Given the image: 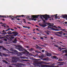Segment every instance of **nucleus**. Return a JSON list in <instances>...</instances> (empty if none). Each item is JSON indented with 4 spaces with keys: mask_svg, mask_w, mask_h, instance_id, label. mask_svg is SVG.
Wrapping results in <instances>:
<instances>
[{
    "mask_svg": "<svg viewBox=\"0 0 67 67\" xmlns=\"http://www.w3.org/2000/svg\"><path fill=\"white\" fill-rule=\"evenodd\" d=\"M32 38L33 39V40H36V38L34 37H33Z\"/></svg>",
    "mask_w": 67,
    "mask_h": 67,
    "instance_id": "nucleus-54",
    "label": "nucleus"
},
{
    "mask_svg": "<svg viewBox=\"0 0 67 67\" xmlns=\"http://www.w3.org/2000/svg\"><path fill=\"white\" fill-rule=\"evenodd\" d=\"M10 37H9V38L10 39V40L12 41V40H13V38H15L14 37H11V36H10Z\"/></svg>",
    "mask_w": 67,
    "mask_h": 67,
    "instance_id": "nucleus-18",
    "label": "nucleus"
},
{
    "mask_svg": "<svg viewBox=\"0 0 67 67\" xmlns=\"http://www.w3.org/2000/svg\"><path fill=\"white\" fill-rule=\"evenodd\" d=\"M63 18L64 19H66V20H67V15H62Z\"/></svg>",
    "mask_w": 67,
    "mask_h": 67,
    "instance_id": "nucleus-12",
    "label": "nucleus"
},
{
    "mask_svg": "<svg viewBox=\"0 0 67 67\" xmlns=\"http://www.w3.org/2000/svg\"><path fill=\"white\" fill-rule=\"evenodd\" d=\"M16 42H17V40H16V38H15V40H14L13 42L14 43H16Z\"/></svg>",
    "mask_w": 67,
    "mask_h": 67,
    "instance_id": "nucleus-19",
    "label": "nucleus"
},
{
    "mask_svg": "<svg viewBox=\"0 0 67 67\" xmlns=\"http://www.w3.org/2000/svg\"><path fill=\"white\" fill-rule=\"evenodd\" d=\"M0 17H5V18L6 17V16H2L1 15H0Z\"/></svg>",
    "mask_w": 67,
    "mask_h": 67,
    "instance_id": "nucleus-35",
    "label": "nucleus"
},
{
    "mask_svg": "<svg viewBox=\"0 0 67 67\" xmlns=\"http://www.w3.org/2000/svg\"><path fill=\"white\" fill-rule=\"evenodd\" d=\"M62 52H63V53H66V54H65V56H67V50L66 49L65 50H63L62 51Z\"/></svg>",
    "mask_w": 67,
    "mask_h": 67,
    "instance_id": "nucleus-10",
    "label": "nucleus"
},
{
    "mask_svg": "<svg viewBox=\"0 0 67 67\" xmlns=\"http://www.w3.org/2000/svg\"><path fill=\"white\" fill-rule=\"evenodd\" d=\"M27 23H28V24H31V25H33L32 24H31V23L29 22H27Z\"/></svg>",
    "mask_w": 67,
    "mask_h": 67,
    "instance_id": "nucleus-38",
    "label": "nucleus"
},
{
    "mask_svg": "<svg viewBox=\"0 0 67 67\" xmlns=\"http://www.w3.org/2000/svg\"><path fill=\"white\" fill-rule=\"evenodd\" d=\"M54 25V24H51V25H49L48 26V29H52V30H53V31H60V30H59L58 29H56L52 27H51H51H54V26H53V25Z\"/></svg>",
    "mask_w": 67,
    "mask_h": 67,
    "instance_id": "nucleus-4",
    "label": "nucleus"
},
{
    "mask_svg": "<svg viewBox=\"0 0 67 67\" xmlns=\"http://www.w3.org/2000/svg\"><path fill=\"white\" fill-rule=\"evenodd\" d=\"M51 40H53L54 39V38H53V37H51Z\"/></svg>",
    "mask_w": 67,
    "mask_h": 67,
    "instance_id": "nucleus-58",
    "label": "nucleus"
},
{
    "mask_svg": "<svg viewBox=\"0 0 67 67\" xmlns=\"http://www.w3.org/2000/svg\"><path fill=\"white\" fill-rule=\"evenodd\" d=\"M23 21L24 22H25V23H26V20H25V19H23Z\"/></svg>",
    "mask_w": 67,
    "mask_h": 67,
    "instance_id": "nucleus-30",
    "label": "nucleus"
},
{
    "mask_svg": "<svg viewBox=\"0 0 67 67\" xmlns=\"http://www.w3.org/2000/svg\"><path fill=\"white\" fill-rule=\"evenodd\" d=\"M42 16L43 18L44 19H45L46 20H47L48 18H51L49 17V15H40V17L41 19H42V21H43V22L44 23H45V20L43 19V18H42Z\"/></svg>",
    "mask_w": 67,
    "mask_h": 67,
    "instance_id": "nucleus-2",
    "label": "nucleus"
},
{
    "mask_svg": "<svg viewBox=\"0 0 67 67\" xmlns=\"http://www.w3.org/2000/svg\"><path fill=\"white\" fill-rule=\"evenodd\" d=\"M20 55H22V53H20Z\"/></svg>",
    "mask_w": 67,
    "mask_h": 67,
    "instance_id": "nucleus-63",
    "label": "nucleus"
},
{
    "mask_svg": "<svg viewBox=\"0 0 67 67\" xmlns=\"http://www.w3.org/2000/svg\"><path fill=\"white\" fill-rule=\"evenodd\" d=\"M8 55V54H3V56H7Z\"/></svg>",
    "mask_w": 67,
    "mask_h": 67,
    "instance_id": "nucleus-29",
    "label": "nucleus"
},
{
    "mask_svg": "<svg viewBox=\"0 0 67 67\" xmlns=\"http://www.w3.org/2000/svg\"><path fill=\"white\" fill-rule=\"evenodd\" d=\"M46 33L47 35H49V34L48 32H47Z\"/></svg>",
    "mask_w": 67,
    "mask_h": 67,
    "instance_id": "nucleus-48",
    "label": "nucleus"
},
{
    "mask_svg": "<svg viewBox=\"0 0 67 67\" xmlns=\"http://www.w3.org/2000/svg\"><path fill=\"white\" fill-rule=\"evenodd\" d=\"M40 46H43V47H45V46H44V45H42L41 44H40Z\"/></svg>",
    "mask_w": 67,
    "mask_h": 67,
    "instance_id": "nucleus-45",
    "label": "nucleus"
},
{
    "mask_svg": "<svg viewBox=\"0 0 67 67\" xmlns=\"http://www.w3.org/2000/svg\"><path fill=\"white\" fill-rule=\"evenodd\" d=\"M55 34V35H57V36H62V35L57 34Z\"/></svg>",
    "mask_w": 67,
    "mask_h": 67,
    "instance_id": "nucleus-32",
    "label": "nucleus"
},
{
    "mask_svg": "<svg viewBox=\"0 0 67 67\" xmlns=\"http://www.w3.org/2000/svg\"><path fill=\"white\" fill-rule=\"evenodd\" d=\"M0 48H3V49L4 51H7V49L5 48H4L3 47L0 46Z\"/></svg>",
    "mask_w": 67,
    "mask_h": 67,
    "instance_id": "nucleus-16",
    "label": "nucleus"
},
{
    "mask_svg": "<svg viewBox=\"0 0 67 67\" xmlns=\"http://www.w3.org/2000/svg\"><path fill=\"white\" fill-rule=\"evenodd\" d=\"M7 17H8V18H13V16H12L10 15L9 16H7Z\"/></svg>",
    "mask_w": 67,
    "mask_h": 67,
    "instance_id": "nucleus-26",
    "label": "nucleus"
},
{
    "mask_svg": "<svg viewBox=\"0 0 67 67\" xmlns=\"http://www.w3.org/2000/svg\"><path fill=\"white\" fill-rule=\"evenodd\" d=\"M18 34H14L13 35H11V36H13L14 37H15V36H18Z\"/></svg>",
    "mask_w": 67,
    "mask_h": 67,
    "instance_id": "nucleus-20",
    "label": "nucleus"
},
{
    "mask_svg": "<svg viewBox=\"0 0 67 67\" xmlns=\"http://www.w3.org/2000/svg\"><path fill=\"white\" fill-rule=\"evenodd\" d=\"M7 34H8L9 35H10V34H12V32H11V31H8L7 33Z\"/></svg>",
    "mask_w": 67,
    "mask_h": 67,
    "instance_id": "nucleus-22",
    "label": "nucleus"
},
{
    "mask_svg": "<svg viewBox=\"0 0 67 67\" xmlns=\"http://www.w3.org/2000/svg\"><path fill=\"white\" fill-rule=\"evenodd\" d=\"M59 51H62V49H61V48H59Z\"/></svg>",
    "mask_w": 67,
    "mask_h": 67,
    "instance_id": "nucleus-49",
    "label": "nucleus"
},
{
    "mask_svg": "<svg viewBox=\"0 0 67 67\" xmlns=\"http://www.w3.org/2000/svg\"><path fill=\"white\" fill-rule=\"evenodd\" d=\"M36 19V18H31V19L32 21H33V20H34V21H36V19Z\"/></svg>",
    "mask_w": 67,
    "mask_h": 67,
    "instance_id": "nucleus-25",
    "label": "nucleus"
},
{
    "mask_svg": "<svg viewBox=\"0 0 67 67\" xmlns=\"http://www.w3.org/2000/svg\"><path fill=\"white\" fill-rule=\"evenodd\" d=\"M23 27L24 28H27V27H25V26H23Z\"/></svg>",
    "mask_w": 67,
    "mask_h": 67,
    "instance_id": "nucleus-59",
    "label": "nucleus"
},
{
    "mask_svg": "<svg viewBox=\"0 0 67 67\" xmlns=\"http://www.w3.org/2000/svg\"><path fill=\"white\" fill-rule=\"evenodd\" d=\"M40 39H41V40H43V39H44V38L42 37H41L40 38Z\"/></svg>",
    "mask_w": 67,
    "mask_h": 67,
    "instance_id": "nucleus-57",
    "label": "nucleus"
},
{
    "mask_svg": "<svg viewBox=\"0 0 67 67\" xmlns=\"http://www.w3.org/2000/svg\"><path fill=\"white\" fill-rule=\"evenodd\" d=\"M20 58L21 59H25V57H20Z\"/></svg>",
    "mask_w": 67,
    "mask_h": 67,
    "instance_id": "nucleus-28",
    "label": "nucleus"
},
{
    "mask_svg": "<svg viewBox=\"0 0 67 67\" xmlns=\"http://www.w3.org/2000/svg\"><path fill=\"white\" fill-rule=\"evenodd\" d=\"M39 57H40V58H42V57H44V55L43 54H41V56H39Z\"/></svg>",
    "mask_w": 67,
    "mask_h": 67,
    "instance_id": "nucleus-27",
    "label": "nucleus"
},
{
    "mask_svg": "<svg viewBox=\"0 0 67 67\" xmlns=\"http://www.w3.org/2000/svg\"><path fill=\"white\" fill-rule=\"evenodd\" d=\"M56 33H58V34H60V35H62V34H63V32H62V31H61L57 32Z\"/></svg>",
    "mask_w": 67,
    "mask_h": 67,
    "instance_id": "nucleus-15",
    "label": "nucleus"
},
{
    "mask_svg": "<svg viewBox=\"0 0 67 67\" xmlns=\"http://www.w3.org/2000/svg\"><path fill=\"white\" fill-rule=\"evenodd\" d=\"M12 34H19V33H18L16 32H15V31H14V32H12Z\"/></svg>",
    "mask_w": 67,
    "mask_h": 67,
    "instance_id": "nucleus-17",
    "label": "nucleus"
},
{
    "mask_svg": "<svg viewBox=\"0 0 67 67\" xmlns=\"http://www.w3.org/2000/svg\"><path fill=\"white\" fill-rule=\"evenodd\" d=\"M3 62H4V63H5L6 64H8V62L6 61L5 60H3Z\"/></svg>",
    "mask_w": 67,
    "mask_h": 67,
    "instance_id": "nucleus-23",
    "label": "nucleus"
},
{
    "mask_svg": "<svg viewBox=\"0 0 67 67\" xmlns=\"http://www.w3.org/2000/svg\"><path fill=\"white\" fill-rule=\"evenodd\" d=\"M58 66H61V65H63V64H60L58 65H57Z\"/></svg>",
    "mask_w": 67,
    "mask_h": 67,
    "instance_id": "nucleus-39",
    "label": "nucleus"
},
{
    "mask_svg": "<svg viewBox=\"0 0 67 67\" xmlns=\"http://www.w3.org/2000/svg\"><path fill=\"white\" fill-rule=\"evenodd\" d=\"M42 52H44V50H42Z\"/></svg>",
    "mask_w": 67,
    "mask_h": 67,
    "instance_id": "nucleus-60",
    "label": "nucleus"
},
{
    "mask_svg": "<svg viewBox=\"0 0 67 67\" xmlns=\"http://www.w3.org/2000/svg\"><path fill=\"white\" fill-rule=\"evenodd\" d=\"M25 17V16H26V15H20V16H18L17 15L15 17V16H13V18H15V19H17V17H18V18H20V17Z\"/></svg>",
    "mask_w": 67,
    "mask_h": 67,
    "instance_id": "nucleus-7",
    "label": "nucleus"
},
{
    "mask_svg": "<svg viewBox=\"0 0 67 67\" xmlns=\"http://www.w3.org/2000/svg\"><path fill=\"white\" fill-rule=\"evenodd\" d=\"M47 56L51 57V56H52V54H51V53H48V52H47Z\"/></svg>",
    "mask_w": 67,
    "mask_h": 67,
    "instance_id": "nucleus-13",
    "label": "nucleus"
},
{
    "mask_svg": "<svg viewBox=\"0 0 67 67\" xmlns=\"http://www.w3.org/2000/svg\"><path fill=\"white\" fill-rule=\"evenodd\" d=\"M3 43V41L1 40H0V43Z\"/></svg>",
    "mask_w": 67,
    "mask_h": 67,
    "instance_id": "nucleus-46",
    "label": "nucleus"
},
{
    "mask_svg": "<svg viewBox=\"0 0 67 67\" xmlns=\"http://www.w3.org/2000/svg\"><path fill=\"white\" fill-rule=\"evenodd\" d=\"M62 49H67V48H62Z\"/></svg>",
    "mask_w": 67,
    "mask_h": 67,
    "instance_id": "nucleus-55",
    "label": "nucleus"
},
{
    "mask_svg": "<svg viewBox=\"0 0 67 67\" xmlns=\"http://www.w3.org/2000/svg\"><path fill=\"white\" fill-rule=\"evenodd\" d=\"M64 23H65V24H67V21H66Z\"/></svg>",
    "mask_w": 67,
    "mask_h": 67,
    "instance_id": "nucleus-64",
    "label": "nucleus"
},
{
    "mask_svg": "<svg viewBox=\"0 0 67 67\" xmlns=\"http://www.w3.org/2000/svg\"><path fill=\"white\" fill-rule=\"evenodd\" d=\"M14 52H15V53H18V52L17 51L15 50H14Z\"/></svg>",
    "mask_w": 67,
    "mask_h": 67,
    "instance_id": "nucleus-33",
    "label": "nucleus"
},
{
    "mask_svg": "<svg viewBox=\"0 0 67 67\" xmlns=\"http://www.w3.org/2000/svg\"><path fill=\"white\" fill-rule=\"evenodd\" d=\"M6 32H4V33H3L2 34L4 35H5V34H6Z\"/></svg>",
    "mask_w": 67,
    "mask_h": 67,
    "instance_id": "nucleus-47",
    "label": "nucleus"
},
{
    "mask_svg": "<svg viewBox=\"0 0 67 67\" xmlns=\"http://www.w3.org/2000/svg\"><path fill=\"white\" fill-rule=\"evenodd\" d=\"M35 60H36V61H38V60H40V59H35Z\"/></svg>",
    "mask_w": 67,
    "mask_h": 67,
    "instance_id": "nucleus-41",
    "label": "nucleus"
},
{
    "mask_svg": "<svg viewBox=\"0 0 67 67\" xmlns=\"http://www.w3.org/2000/svg\"><path fill=\"white\" fill-rule=\"evenodd\" d=\"M47 60V59L46 58H45V59H44V60L46 61V60Z\"/></svg>",
    "mask_w": 67,
    "mask_h": 67,
    "instance_id": "nucleus-56",
    "label": "nucleus"
},
{
    "mask_svg": "<svg viewBox=\"0 0 67 67\" xmlns=\"http://www.w3.org/2000/svg\"><path fill=\"white\" fill-rule=\"evenodd\" d=\"M57 14H56L55 15V19H57Z\"/></svg>",
    "mask_w": 67,
    "mask_h": 67,
    "instance_id": "nucleus-34",
    "label": "nucleus"
},
{
    "mask_svg": "<svg viewBox=\"0 0 67 67\" xmlns=\"http://www.w3.org/2000/svg\"><path fill=\"white\" fill-rule=\"evenodd\" d=\"M44 23V24H39L40 26H41L43 28H44V27H45L48 26V25H51V23Z\"/></svg>",
    "mask_w": 67,
    "mask_h": 67,
    "instance_id": "nucleus-6",
    "label": "nucleus"
},
{
    "mask_svg": "<svg viewBox=\"0 0 67 67\" xmlns=\"http://www.w3.org/2000/svg\"><path fill=\"white\" fill-rule=\"evenodd\" d=\"M41 63H42V64H45L46 65H48V64H49V63H47V62H45L44 61H41Z\"/></svg>",
    "mask_w": 67,
    "mask_h": 67,
    "instance_id": "nucleus-11",
    "label": "nucleus"
},
{
    "mask_svg": "<svg viewBox=\"0 0 67 67\" xmlns=\"http://www.w3.org/2000/svg\"><path fill=\"white\" fill-rule=\"evenodd\" d=\"M64 36V37H65L66 38H67V36Z\"/></svg>",
    "mask_w": 67,
    "mask_h": 67,
    "instance_id": "nucleus-62",
    "label": "nucleus"
},
{
    "mask_svg": "<svg viewBox=\"0 0 67 67\" xmlns=\"http://www.w3.org/2000/svg\"><path fill=\"white\" fill-rule=\"evenodd\" d=\"M42 63H41V62H40L38 63H34V64L35 66H36L39 67H45V65H42Z\"/></svg>",
    "mask_w": 67,
    "mask_h": 67,
    "instance_id": "nucleus-3",
    "label": "nucleus"
},
{
    "mask_svg": "<svg viewBox=\"0 0 67 67\" xmlns=\"http://www.w3.org/2000/svg\"><path fill=\"white\" fill-rule=\"evenodd\" d=\"M12 59H13L12 61V62L13 63H17V62L18 61L19 62H25V61H27L26 60H24L21 59V60L20 58L16 57H12Z\"/></svg>",
    "mask_w": 67,
    "mask_h": 67,
    "instance_id": "nucleus-1",
    "label": "nucleus"
},
{
    "mask_svg": "<svg viewBox=\"0 0 67 67\" xmlns=\"http://www.w3.org/2000/svg\"><path fill=\"white\" fill-rule=\"evenodd\" d=\"M26 18H27L28 19H29V18H30V16H27Z\"/></svg>",
    "mask_w": 67,
    "mask_h": 67,
    "instance_id": "nucleus-52",
    "label": "nucleus"
},
{
    "mask_svg": "<svg viewBox=\"0 0 67 67\" xmlns=\"http://www.w3.org/2000/svg\"><path fill=\"white\" fill-rule=\"evenodd\" d=\"M53 57L54 58H55V59H56L57 58V57L56 56H53Z\"/></svg>",
    "mask_w": 67,
    "mask_h": 67,
    "instance_id": "nucleus-37",
    "label": "nucleus"
},
{
    "mask_svg": "<svg viewBox=\"0 0 67 67\" xmlns=\"http://www.w3.org/2000/svg\"><path fill=\"white\" fill-rule=\"evenodd\" d=\"M54 66H51L48 65H45V67H53Z\"/></svg>",
    "mask_w": 67,
    "mask_h": 67,
    "instance_id": "nucleus-21",
    "label": "nucleus"
},
{
    "mask_svg": "<svg viewBox=\"0 0 67 67\" xmlns=\"http://www.w3.org/2000/svg\"><path fill=\"white\" fill-rule=\"evenodd\" d=\"M4 38V37H0V38H1V39H2V38Z\"/></svg>",
    "mask_w": 67,
    "mask_h": 67,
    "instance_id": "nucleus-50",
    "label": "nucleus"
},
{
    "mask_svg": "<svg viewBox=\"0 0 67 67\" xmlns=\"http://www.w3.org/2000/svg\"><path fill=\"white\" fill-rule=\"evenodd\" d=\"M10 30H11V31H14V30L12 29H10Z\"/></svg>",
    "mask_w": 67,
    "mask_h": 67,
    "instance_id": "nucleus-53",
    "label": "nucleus"
},
{
    "mask_svg": "<svg viewBox=\"0 0 67 67\" xmlns=\"http://www.w3.org/2000/svg\"><path fill=\"white\" fill-rule=\"evenodd\" d=\"M15 48L19 50V51L21 52V51L23 50V47L21 45H15Z\"/></svg>",
    "mask_w": 67,
    "mask_h": 67,
    "instance_id": "nucleus-5",
    "label": "nucleus"
},
{
    "mask_svg": "<svg viewBox=\"0 0 67 67\" xmlns=\"http://www.w3.org/2000/svg\"><path fill=\"white\" fill-rule=\"evenodd\" d=\"M64 63H63L62 62H59L57 63V64H63Z\"/></svg>",
    "mask_w": 67,
    "mask_h": 67,
    "instance_id": "nucleus-36",
    "label": "nucleus"
},
{
    "mask_svg": "<svg viewBox=\"0 0 67 67\" xmlns=\"http://www.w3.org/2000/svg\"><path fill=\"white\" fill-rule=\"evenodd\" d=\"M18 65H16V66L15 67H21V66L20 65H22V64L21 63H17Z\"/></svg>",
    "mask_w": 67,
    "mask_h": 67,
    "instance_id": "nucleus-14",
    "label": "nucleus"
},
{
    "mask_svg": "<svg viewBox=\"0 0 67 67\" xmlns=\"http://www.w3.org/2000/svg\"><path fill=\"white\" fill-rule=\"evenodd\" d=\"M26 47H27V48H30V47L29 46H26Z\"/></svg>",
    "mask_w": 67,
    "mask_h": 67,
    "instance_id": "nucleus-43",
    "label": "nucleus"
},
{
    "mask_svg": "<svg viewBox=\"0 0 67 67\" xmlns=\"http://www.w3.org/2000/svg\"><path fill=\"white\" fill-rule=\"evenodd\" d=\"M54 46H55V47H58V46H57L56 45V44H55L54 45Z\"/></svg>",
    "mask_w": 67,
    "mask_h": 67,
    "instance_id": "nucleus-42",
    "label": "nucleus"
},
{
    "mask_svg": "<svg viewBox=\"0 0 67 67\" xmlns=\"http://www.w3.org/2000/svg\"><path fill=\"white\" fill-rule=\"evenodd\" d=\"M55 15H51V17H54V16H55Z\"/></svg>",
    "mask_w": 67,
    "mask_h": 67,
    "instance_id": "nucleus-51",
    "label": "nucleus"
},
{
    "mask_svg": "<svg viewBox=\"0 0 67 67\" xmlns=\"http://www.w3.org/2000/svg\"><path fill=\"white\" fill-rule=\"evenodd\" d=\"M27 29H30V27H27Z\"/></svg>",
    "mask_w": 67,
    "mask_h": 67,
    "instance_id": "nucleus-61",
    "label": "nucleus"
},
{
    "mask_svg": "<svg viewBox=\"0 0 67 67\" xmlns=\"http://www.w3.org/2000/svg\"><path fill=\"white\" fill-rule=\"evenodd\" d=\"M61 31H64V32H66V31H66V30L64 29H61Z\"/></svg>",
    "mask_w": 67,
    "mask_h": 67,
    "instance_id": "nucleus-24",
    "label": "nucleus"
},
{
    "mask_svg": "<svg viewBox=\"0 0 67 67\" xmlns=\"http://www.w3.org/2000/svg\"><path fill=\"white\" fill-rule=\"evenodd\" d=\"M23 50L21 51H25V52H24L23 53H24V54H26L25 53H28V54H29V52L27 51H26V49H23Z\"/></svg>",
    "mask_w": 67,
    "mask_h": 67,
    "instance_id": "nucleus-9",
    "label": "nucleus"
},
{
    "mask_svg": "<svg viewBox=\"0 0 67 67\" xmlns=\"http://www.w3.org/2000/svg\"><path fill=\"white\" fill-rule=\"evenodd\" d=\"M58 60V61H63V60L61 59H59Z\"/></svg>",
    "mask_w": 67,
    "mask_h": 67,
    "instance_id": "nucleus-40",
    "label": "nucleus"
},
{
    "mask_svg": "<svg viewBox=\"0 0 67 67\" xmlns=\"http://www.w3.org/2000/svg\"><path fill=\"white\" fill-rule=\"evenodd\" d=\"M10 30V28H9L8 29H7L6 30H5V31H9V30Z\"/></svg>",
    "mask_w": 67,
    "mask_h": 67,
    "instance_id": "nucleus-44",
    "label": "nucleus"
},
{
    "mask_svg": "<svg viewBox=\"0 0 67 67\" xmlns=\"http://www.w3.org/2000/svg\"><path fill=\"white\" fill-rule=\"evenodd\" d=\"M29 51H33V49L32 48H31L29 50Z\"/></svg>",
    "mask_w": 67,
    "mask_h": 67,
    "instance_id": "nucleus-31",
    "label": "nucleus"
},
{
    "mask_svg": "<svg viewBox=\"0 0 67 67\" xmlns=\"http://www.w3.org/2000/svg\"><path fill=\"white\" fill-rule=\"evenodd\" d=\"M40 16V15H33L32 16V17L33 18H38L39 16Z\"/></svg>",
    "mask_w": 67,
    "mask_h": 67,
    "instance_id": "nucleus-8",
    "label": "nucleus"
}]
</instances>
